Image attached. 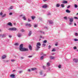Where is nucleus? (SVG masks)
Masks as SVG:
<instances>
[{
    "instance_id": "27",
    "label": "nucleus",
    "mask_w": 78,
    "mask_h": 78,
    "mask_svg": "<svg viewBox=\"0 0 78 78\" xmlns=\"http://www.w3.org/2000/svg\"><path fill=\"white\" fill-rule=\"evenodd\" d=\"M40 75H43V73L42 72V71H41L40 72Z\"/></svg>"
},
{
    "instance_id": "49",
    "label": "nucleus",
    "mask_w": 78,
    "mask_h": 78,
    "mask_svg": "<svg viewBox=\"0 0 78 78\" xmlns=\"http://www.w3.org/2000/svg\"><path fill=\"white\" fill-rule=\"evenodd\" d=\"M51 46H50V45H49V48H48V49H50V48H51Z\"/></svg>"
},
{
    "instance_id": "29",
    "label": "nucleus",
    "mask_w": 78,
    "mask_h": 78,
    "mask_svg": "<svg viewBox=\"0 0 78 78\" xmlns=\"http://www.w3.org/2000/svg\"><path fill=\"white\" fill-rule=\"evenodd\" d=\"M58 69H61V65H58Z\"/></svg>"
},
{
    "instance_id": "19",
    "label": "nucleus",
    "mask_w": 78,
    "mask_h": 78,
    "mask_svg": "<svg viewBox=\"0 0 78 78\" xmlns=\"http://www.w3.org/2000/svg\"><path fill=\"white\" fill-rule=\"evenodd\" d=\"M62 3H64V4H66L67 3V1H63L62 2Z\"/></svg>"
},
{
    "instance_id": "11",
    "label": "nucleus",
    "mask_w": 78,
    "mask_h": 78,
    "mask_svg": "<svg viewBox=\"0 0 78 78\" xmlns=\"http://www.w3.org/2000/svg\"><path fill=\"white\" fill-rule=\"evenodd\" d=\"M6 58V55H3L2 56V59H5Z\"/></svg>"
},
{
    "instance_id": "31",
    "label": "nucleus",
    "mask_w": 78,
    "mask_h": 78,
    "mask_svg": "<svg viewBox=\"0 0 78 78\" xmlns=\"http://www.w3.org/2000/svg\"><path fill=\"white\" fill-rule=\"evenodd\" d=\"M41 55H43V56H46V55L44 54V53H42V52H41Z\"/></svg>"
},
{
    "instance_id": "46",
    "label": "nucleus",
    "mask_w": 78,
    "mask_h": 78,
    "mask_svg": "<svg viewBox=\"0 0 78 78\" xmlns=\"http://www.w3.org/2000/svg\"><path fill=\"white\" fill-rule=\"evenodd\" d=\"M77 48H76V46L74 47L73 48V49H74V50H76V49H77Z\"/></svg>"
},
{
    "instance_id": "43",
    "label": "nucleus",
    "mask_w": 78,
    "mask_h": 78,
    "mask_svg": "<svg viewBox=\"0 0 78 78\" xmlns=\"http://www.w3.org/2000/svg\"><path fill=\"white\" fill-rule=\"evenodd\" d=\"M75 8H77L78 7V5H77L75 4L74 5Z\"/></svg>"
},
{
    "instance_id": "56",
    "label": "nucleus",
    "mask_w": 78,
    "mask_h": 78,
    "mask_svg": "<svg viewBox=\"0 0 78 78\" xmlns=\"http://www.w3.org/2000/svg\"><path fill=\"white\" fill-rule=\"evenodd\" d=\"M9 37L10 38H11V37H12V36L11 35H9Z\"/></svg>"
},
{
    "instance_id": "42",
    "label": "nucleus",
    "mask_w": 78,
    "mask_h": 78,
    "mask_svg": "<svg viewBox=\"0 0 78 78\" xmlns=\"http://www.w3.org/2000/svg\"><path fill=\"white\" fill-rule=\"evenodd\" d=\"M42 45L43 47H44L45 46V45H46V44L44 43L42 44Z\"/></svg>"
},
{
    "instance_id": "15",
    "label": "nucleus",
    "mask_w": 78,
    "mask_h": 78,
    "mask_svg": "<svg viewBox=\"0 0 78 78\" xmlns=\"http://www.w3.org/2000/svg\"><path fill=\"white\" fill-rule=\"evenodd\" d=\"M42 8H47V5H43Z\"/></svg>"
},
{
    "instance_id": "44",
    "label": "nucleus",
    "mask_w": 78,
    "mask_h": 78,
    "mask_svg": "<svg viewBox=\"0 0 78 78\" xmlns=\"http://www.w3.org/2000/svg\"><path fill=\"white\" fill-rule=\"evenodd\" d=\"M48 16H50L51 15V13L50 12H48L47 14Z\"/></svg>"
},
{
    "instance_id": "26",
    "label": "nucleus",
    "mask_w": 78,
    "mask_h": 78,
    "mask_svg": "<svg viewBox=\"0 0 78 78\" xmlns=\"http://www.w3.org/2000/svg\"><path fill=\"white\" fill-rule=\"evenodd\" d=\"M60 6V4L59 3L57 4L56 5V7H59Z\"/></svg>"
},
{
    "instance_id": "39",
    "label": "nucleus",
    "mask_w": 78,
    "mask_h": 78,
    "mask_svg": "<svg viewBox=\"0 0 78 78\" xmlns=\"http://www.w3.org/2000/svg\"><path fill=\"white\" fill-rule=\"evenodd\" d=\"M27 72H31V69H28L27 70Z\"/></svg>"
},
{
    "instance_id": "50",
    "label": "nucleus",
    "mask_w": 78,
    "mask_h": 78,
    "mask_svg": "<svg viewBox=\"0 0 78 78\" xmlns=\"http://www.w3.org/2000/svg\"><path fill=\"white\" fill-rule=\"evenodd\" d=\"M32 57H33V56L32 55L31 56H28V58H32Z\"/></svg>"
},
{
    "instance_id": "37",
    "label": "nucleus",
    "mask_w": 78,
    "mask_h": 78,
    "mask_svg": "<svg viewBox=\"0 0 78 78\" xmlns=\"http://www.w3.org/2000/svg\"><path fill=\"white\" fill-rule=\"evenodd\" d=\"M37 27V24H34V27L35 28H36Z\"/></svg>"
},
{
    "instance_id": "30",
    "label": "nucleus",
    "mask_w": 78,
    "mask_h": 78,
    "mask_svg": "<svg viewBox=\"0 0 78 78\" xmlns=\"http://www.w3.org/2000/svg\"><path fill=\"white\" fill-rule=\"evenodd\" d=\"M21 31L22 32H25V30L23 29H22L21 30Z\"/></svg>"
},
{
    "instance_id": "52",
    "label": "nucleus",
    "mask_w": 78,
    "mask_h": 78,
    "mask_svg": "<svg viewBox=\"0 0 78 78\" xmlns=\"http://www.w3.org/2000/svg\"><path fill=\"white\" fill-rule=\"evenodd\" d=\"M9 60H7L5 61V62H9Z\"/></svg>"
},
{
    "instance_id": "32",
    "label": "nucleus",
    "mask_w": 78,
    "mask_h": 78,
    "mask_svg": "<svg viewBox=\"0 0 78 78\" xmlns=\"http://www.w3.org/2000/svg\"><path fill=\"white\" fill-rule=\"evenodd\" d=\"M61 6L62 8H64V4H62L61 5Z\"/></svg>"
},
{
    "instance_id": "12",
    "label": "nucleus",
    "mask_w": 78,
    "mask_h": 78,
    "mask_svg": "<svg viewBox=\"0 0 78 78\" xmlns=\"http://www.w3.org/2000/svg\"><path fill=\"white\" fill-rule=\"evenodd\" d=\"M69 21L71 22H73V18H69Z\"/></svg>"
},
{
    "instance_id": "14",
    "label": "nucleus",
    "mask_w": 78,
    "mask_h": 78,
    "mask_svg": "<svg viewBox=\"0 0 78 78\" xmlns=\"http://www.w3.org/2000/svg\"><path fill=\"white\" fill-rule=\"evenodd\" d=\"M40 32L41 33H42L43 34H45V32L44 31L40 30Z\"/></svg>"
},
{
    "instance_id": "17",
    "label": "nucleus",
    "mask_w": 78,
    "mask_h": 78,
    "mask_svg": "<svg viewBox=\"0 0 78 78\" xmlns=\"http://www.w3.org/2000/svg\"><path fill=\"white\" fill-rule=\"evenodd\" d=\"M26 26H28L30 27H31V24H30L26 23Z\"/></svg>"
},
{
    "instance_id": "54",
    "label": "nucleus",
    "mask_w": 78,
    "mask_h": 78,
    "mask_svg": "<svg viewBox=\"0 0 78 78\" xmlns=\"http://www.w3.org/2000/svg\"><path fill=\"white\" fill-rule=\"evenodd\" d=\"M70 5H69L67 7V8H70Z\"/></svg>"
},
{
    "instance_id": "3",
    "label": "nucleus",
    "mask_w": 78,
    "mask_h": 78,
    "mask_svg": "<svg viewBox=\"0 0 78 78\" xmlns=\"http://www.w3.org/2000/svg\"><path fill=\"white\" fill-rule=\"evenodd\" d=\"M9 30L10 31H16L17 30V28L16 27H13L12 28H10L9 29Z\"/></svg>"
},
{
    "instance_id": "5",
    "label": "nucleus",
    "mask_w": 78,
    "mask_h": 78,
    "mask_svg": "<svg viewBox=\"0 0 78 78\" xmlns=\"http://www.w3.org/2000/svg\"><path fill=\"white\" fill-rule=\"evenodd\" d=\"M22 16H23L22 18L23 20H26V17H25V16H23V15H21L20 16V17H22Z\"/></svg>"
},
{
    "instance_id": "34",
    "label": "nucleus",
    "mask_w": 78,
    "mask_h": 78,
    "mask_svg": "<svg viewBox=\"0 0 78 78\" xmlns=\"http://www.w3.org/2000/svg\"><path fill=\"white\" fill-rule=\"evenodd\" d=\"M75 36H78V33H75Z\"/></svg>"
},
{
    "instance_id": "48",
    "label": "nucleus",
    "mask_w": 78,
    "mask_h": 78,
    "mask_svg": "<svg viewBox=\"0 0 78 78\" xmlns=\"http://www.w3.org/2000/svg\"><path fill=\"white\" fill-rule=\"evenodd\" d=\"M12 9V7L11 6L10 7L9 9Z\"/></svg>"
},
{
    "instance_id": "33",
    "label": "nucleus",
    "mask_w": 78,
    "mask_h": 78,
    "mask_svg": "<svg viewBox=\"0 0 78 78\" xmlns=\"http://www.w3.org/2000/svg\"><path fill=\"white\" fill-rule=\"evenodd\" d=\"M72 22H70L69 23V25H72Z\"/></svg>"
},
{
    "instance_id": "1",
    "label": "nucleus",
    "mask_w": 78,
    "mask_h": 78,
    "mask_svg": "<svg viewBox=\"0 0 78 78\" xmlns=\"http://www.w3.org/2000/svg\"><path fill=\"white\" fill-rule=\"evenodd\" d=\"M23 44L20 45L19 48V49L21 51H28V49L27 48H23Z\"/></svg>"
},
{
    "instance_id": "16",
    "label": "nucleus",
    "mask_w": 78,
    "mask_h": 78,
    "mask_svg": "<svg viewBox=\"0 0 78 78\" xmlns=\"http://www.w3.org/2000/svg\"><path fill=\"white\" fill-rule=\"evenodd\" d=\"M50 59H55V57L54 56H50Z\"/></svg>"
},
{
    "instance_id": "53",
    "label": "nucleus",
    "mask_w": 78,
    "mask_h": 78,
    "mask_svg": "<svg viewBox=\"0 0 78 78\" xmlns=\"http://www.w3.org/2000/svg\"><path fill=\"white\" fill-rule=\"evenodd\" d=\"M74 19H78V17H75Z\"/></svg>"
},
{
    "instance_id": "9",
    "label": "nucleus",
    "mask_w": 78,
    "mask_h": 78,
    "mask_svg": "<svg viewBox=\"0 0 78 78\" xmlns=\"http://www.w3.org/2000/svg\"><path fill=\"white\" fill-rule=\"evenodd\" d=\"M15 76H16L15 75L13 74H11L10 76V77L11 78H15Z\"/></svg>"
},
{
    "instance_id": "38",
    "label": "nucleus",
    "mask_w": 78,
    "mask_h": 78,
    "mask_svg": "<svg viewBox=\"0 0 78 78\" xmlns=\"http://www.w3.org/2000/svg\"><path fill=\"white\" fill-rule=\"evenodd\" d=\"M74 41H78V39H74Z\"/></svg>"
},
{
    "instance_id": "58",
    "label": "nucleus",
    "mask_w": 78,
    "mask_h": 78,
    "mask_svg": "<svg viewBox=\"0 0 78 78\" xmlns=\"http://www.w3.org/2000/svg\"><path fill=\"white\" fill-rule=\"evenodd\" d=\"M74 26H76V23H74Z\"/></svg>"
},
{
    "instance_id": "36",
    "label": "nucleus",
    "mask_w": 78,
    "mask_h": 78,
    "mask_svg": "<svg viewBox=\"0 0 78 78\" xmlns=\"http://www.w3.org/2000/svg\"><path fill=\"white\" fill-rule=\"evenodd\" d=\"M64 19H65V20H67V16H65L64 17Z\"/></svg>"
},
{
    "instance_id": "18",
    "label": "nucleus",
    "mask_w": 78,
    "mask_h": 78,
    "mask_svg": "<svg viewBox=\"0 0 78 78\" xmlns=\"http://www.w3.org/2000/svg\"><path fill=\"white\" fill-rule=\"evenodd\" d=\"M29 50H30V51H31V50H32V47H31V45L29 46Z\"/></svg>"
},
{
    "instance_id": "63",
    "label": "nucleus",
    "mask_w": 78,
    "mask_h": 78,
    "mask_svg": "<svg viewBox=\"0 0 78 78\" xmlns=\"http://www.w3.org/2000/svg\"><path fill=\"white\" fill-rule=\"evenodd\" d=\"M48 0H43V1L45 2H46V1H47Z\"/></svg>"
},
{
    "instance_id": "6",
    "label": "nucleus",
    "mask_w": 78,
    "mask_h": 78,
    "mask_svg": "<svg viewBox=\"0 0 78 78\" xmlns=\"http://www.w3.org/2000/svg\"><path fill=\"white\" fill-rule=\"evenodd\" d=\"M73 61L74 62L77 63L78 62V59L77 58H74L73 59Z\"/></svg>"
},
{
    "instance_id": "25",
    "label": "nucleus",
    "mask_w": 78,
    "mask_h": 78,
    "mask_svg": "<svg viewBox=\"0 0 78 78\" xmlns=\"http://www.w3.org/2000/svg\"><path fill=\"white\" fill-rule=\"evenodd\" d=\"M31 18H32V20H34L35 18H36V17L34 16H31Z\"/></svg>"
},
{
    "instance_id": "23",
    "label": "nucleus",
    "mask_w": 78,
    "mask_h": 78,
    "mask_svg": "<svg viewBox=\"0 0 78 78\" xmlns=\"http://www.w3.org/2000/svg\"><path fill=\"white\" fill-rule=\"evenodd\" d=\"M44 56H42L40 58V60H43L44 59Z\"/></svg>"
},
{
    "instance_id": "47",
    "label": "nucleus",
    "mask_w": 78,
    "mask_h": 78,
    "mask_svg": "<svg viewBox=\"0 0 78 78\" xmlns=\"http://www.w3.org/2000/svg\"><path fill=\"white\" fill-rule=\"evenodd\" d=\"M55 51V49L54 48L52 49V51Z\"/></svg>"
},
{
    "instance_id": "8",
    "label": "nucleus",
    "mask_w": 78,
    "mask_h": 78,
    "mask_svg": "<svg viewBox=\"0 0 78 78\" xmlns=\"http://www.w3.org/2000/svg\"><path fill=\"white\" fill-rule=\"evenodd\" d=\"M48 22L49 23V24H53V22L51 20H48Z\"/></svg>"
},
{
    "instance_id": "13",
    "label": "nucleus",
    "mask_w": 78,
    "mask_h": 78,
    "mask_svg": "<svg viewBox=\"0 0 78 78\" xmlns=\"http://www.w3.org/2000/svg\"><path fill=\"white\" fill-rule=\"evenodd\" d=\"M17 36L19 37H20L22 36V34H17Z\"/></svg>"
},
{
    "instance_id": "7",
    "label": "nucleus",
    "mask_w": 78,
    "mask_h": 78,
    "mask_svg": "<svg viewBox=\"0 0 78 78\" xmlns=\"http://www.w3.org/2000/svg\"><path fill=\"white\" fill-rule=\"evenodd\" d=\"M7 25H8L9 26H10V27H12V23L11 22L8 23H7Z\"/></svg>"
},
{
    "instance_id": "40",
    "label": "nucleus",
    "mask_w": 78,
    "mask_h": 78,
    "mask_svg": "<svg viewBox=\"0 0 78 78\" xmlns=\"http://www.w3.org/2000/svg\"><path fill=\"white\" fill-rule=\"evenodd\" d=\"M23 72V71H19L18 72L19 73H22Z\"/></svg>"
},
{
    "instance_id": "51",
    "label": "nucleus",
    "mask_w": 78,
    "mask_h": 78,
    "mask_svg": "<svg viewBox=\"0 0 78 78\" xmlns=\"http://www.w3.org/2000/svg\"><path fill=\"white\" fill-rule=\"evenodd\" d=\"M20 58H21V59H24V57H22Z\"/></svg>"
},
{
    "instance_id": "10",
    "label": "nucleus",
    "mask_w": 78,
    "mask_h": 78,
    "mask_svg": "<svg viewBox=\"0 0 78 78\" xmlns=\"http://www.w3.org/2000/svg\"><path fill=\"white\" fill-rule=\"evenodd\" d=\"M31 71H35L37 70V68H31Z\"/></svg>"
},
{
    "instance_id": "59",
    "label": "nucleus",
    "mask_w": 78,
    "mask_h": 78,
    "mask_svg": "<svg viewBox=\"0 0 78 78\" xmlns=\"http://www.w3.org/2000/svg\"><path fill=\"white\" fill-rule=\"evenodd\" d=\"M9 15H12V13H10L9 14Z\"/></svg>"
},
{
    "instance_id": "41",
    "label": "nucleus",
    "mask_w": 78,
    "mask_h": 78,
    "mask_svg": "<svg viewBox=\"0 0 78 78\" xmlns=\"http://www.w3.org/2000/svg\"><path fill=\"white\" fill-rule=\"evenodd\" d=\"M15 61H16V60H15L14 59L11 60V61H12V62H14Z\"/></svg>"
},
{
    "instance_id": "4",
    "label": "nucleus",
    "mask_w": 78,
    "mask_h": 78,
    "mask_svg": "<svg viewBox=\"0 0 78 78\" xmlns=\"http://www.w3.org/2000/svg\"><path fill=\"white\" fill-rule=\"evenodd\" d=\"M3 15V13L2 12H1L0 13V15L2 16V17H6V14H5Z\"/></svg>"
},
{
    "instance_id": "57",
    "label": "nucleus",
    "mask_w": 78,
    "mask_h": 78,
    "mask_svg": "<svg viewBox=\"0 0 78 78\" xmlns=\"http://www.w3.org/2000/svg\"><path fill=\"white\" fill-rule=\"evenodd\" d=\"M43 68L44 69H45V66H43Z\"/></svg>"
},
{
    "instance_id": "62",
    "label": "nucleus",
    "mask_w": 78,
    "mask_h": 78,
    "mask_svg": "<svg viewBox=\"0 0 78 78\" xmlns=\"http://www.w3.org/2000/svg\"><path fill=\"white\" fill-rule=\"evenodd\" d=\"M47 75V74H44V75L43 76H46Z\"/></svg>"
},
{
    "instance_id": "60",
    "label": "nucleus",
    "mask_w": 78,
    "mask_h": 78,
    "mask_svg": "<svg viewBox=\"0 0 78 78\" xmlns=\"http://www.w3.org/2000/svg\"><path fill=\"white\" fill-rule=\"evenodd\" d=\"M55 46H58V44H55Z\"/></svg>"
},
{
    "instance_id": "61",
    "label": "nucleus",
    "mask_w": 78,
    "mask_h": 78,
    "mask_svg": "<svg viewBox=\"0 0 78 78\" xmlns=\"http://www.w3.org/2000/svg\"><path fill=\"white\" fill-rule=\"evenodd\" d=\"M40 37H41V38H44V37H42V36H41Z\"/></svg>"
},
{
    "instance_id": "64",
    "label": "nucleus",
    "mask_w": 78,
    "mask_h": 78,
    "mask_svg": "<svg viewBox=\"0 0 78 78\" xmlns=\"http://www.w3.org/2000/svg\"><path fill=\"white\" fill-rule=\"evenodd\" d=\"M12 72H16V70H13V71H12Z\"/></svg>"
},
{
    "instance_id": "55",
    "label": "nucleus",
    "mask_w": 78,
    "mask_h": 78,
    "mask_svg": "<svg viewBox=\"0 0 78 78\" xmlns=\"http://www.w3.org/2000/svg\"><path fill=\"white\" fill-rule=\"evenodd\" d=\"M28 22H31V20H30V19H28Z\"/></svg>"
},
{
    "instance_id": "35",
    "label": "nucleus",
    "mask_w": 78,
    "mask_h": 78,
    "mask_svg": "<svg viewBox=\"0 0 78 78\" xmlns=\"http://www.w3.org/2000/svg\"><path fill=\"white\" fill-rule=\"evenodd\" d=\"M50 68L49 67L48 69V70L47 71V72H49V71H50Z\"/></svg>"
},
{
    "instance_id": "22",
    "label": "nucleus",
    "mask_w": 78,
    "mask_h": 78,
    "mask_svg": "<svg viewBox=\"0 0 78 78\" xmlns=\"http://www.w3.org/2000/svg\"><path fill=\"white\" fill-rule=\"evenodd\" d=\"M6 36V34H4L2 36V37H5Z\"/></svg>"
},
{
    "instance_id": "45",
    "label": "nucleus",
    "mask_w": 78,
    "mask_h": 78,
    "mask_svg": "<svg viewBox=\"0 0 78 78\" xmlns=\"http://www.w3.org/2000/svg\"><path fill=\"white\" fill-rule=\"evenodd\" d=\"M47 40H44L43 41V43H47Z\"/></svg>"
},
{
    "instance_id": "24",
    "label": "nucleus",
    "mask_w": 78,
    "mask_h": 78,
    "mask_svg": "<svg viewBox=\"0 0 78 78\" xmlns=\"http://www.w3.org/2000/svg\"><path fill=\"white\" fill-rule=\"evenodd\" d=\"M66 12L67 13H70V11H69V10L68 9L66 10Z\"/></svg>"
},
{
    "instance_id": "20",
    "label": "nucleus",
    "mask_w": 78,
    "mask_h": 78,
    "mask_svg": "<svg viewBox=\"0 0 78 78\" xmlns=\"http://www.w3.org/2000/svg\"><path fill=\"white\" fill-rule=\"evenodd\" d=\"M50 65H51L50 63L49 62H48L47 63L46 66H47V67H49V66H50Z\"/></svg>"
},
{
    "instance_id": "2",
    "label": "nucleus",
    "mask_w": 78,
    "mask_h": 78,
    "mask_svg": "<svg viewBox=\"0 0 78 78\" xmlns=\"http://www.w3.org/2000/svg\"><path fill=\"white\" fill-rule=\"evenodd\" d=\"M41 46V44L40 42H38L37 44L36 47L37 48L35 49L36 51H38L39 50V48H41L40 46Z\"/></svg>"
},
{
    "instance_id": "28",
    "label": "nucleus",
    "mask_w": 78,
    "mask_h": 78,
    "mask_svg": "<svg viewBox=\"0 0 78 78\" xmlns=\"http://www.w3.org/2000/svg\"><path fill=\"white\" fill-rule=\"evenodd\" d=\"M14 45H16V46H18L19 44V43H16L14 44Z\"/></svg>"
},
{
    "instance_id": "21",
    "label": "nucleus",
    "mask_w": 78,
    "mask_h": 78,
    "mask_svg": "<svg viewBox=\"0 0 78 78\" xmlns=\"http://www.w3.org/2000/svg\"><path fill=\"white\" fill-rule=\"evenodd\" d=\"M31 31H30L29 33L28 36H31Z\"/></svg>"
}]
</instances>
